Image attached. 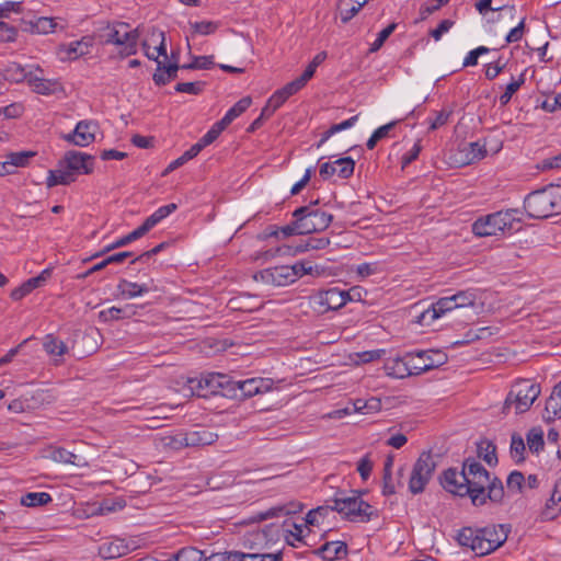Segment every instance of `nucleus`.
I'll return each mask as SVG.
<instances>
[{
    "instance_id": "nucleus-1",
    "label": "nucleus",
    "mask_w": 561,
    "mask_h": 561,
    "mask_svg": "<svg viewBox=\"0 0 561 561\" xmlns=\"http://www.w3.org/2000/svg\"><path fill=\"white\" fill-rule=\"evenodd\" d=\"M442 486L458 496H469L472 505L482 506L490 500L501 504L504 499V485L500 478H491L490 472L474 458H467L461 471L448 468L439 477Z\"/></svg>"
},
{
    "instance_id": "nucleus-2",
    "label": "nucleus",
    "mask_w": 561,
    "mask_h": 561,
    "mask_svg": "<svg viewBox=\"0 0 561 561\" xmlns=\"http://www.w3.org/2000/svg\"><path fill=\"white\" fill-rule=\"evenodd\" d=\"M505 525H489L482 528L463 527L457 534V541L470 548L478 556H485L500 548L506 540Z\"/></svg>"
},
{
    "instance_id": "nucleus-3",
    "label": "nucleus",
    "mask_w": 561,
    "mask_h": 561,
    "mask_svg": "<svg viewBox=\"0 0 561 561\" xmlns=\"http://www.w3.org/2000/svg\"><path fill=\"white\" fill-rule=\"evenodd\" d=\"M93 167V156L77 150H69L58 162V168L48 171L46 185L49 188L56 185H68L75 182L79 174L92 173Z\"/></svg>"
},
{
    "instance_id": "nucleus-4",
    "label": "nucleus",
    "mask_w": 561,
    "mask_h": 561,
    "mask_svg": "<svg viewBox=\"0 0 561 561\" xmlns=\"http://www.w3.org/2000/svg\"><path fill=\"white\" fill-rule=\"evenodd\" d=\"M528 216L545 219L561 213V185H549L528 194L524 201Z\"/></svg>"
},
{
    "instance_id": "nucleus-5",
    "label": "nucleus",
    "mask_w": 561,
    "mask_h": 561,
    "mask_svg": "<svg viewBox=\"0 0 561 561\" xmlns=\"http://www.w3.org/2000/svg\"><path fill=\"white\" fill-rule=\"evenodd\" d=\"M101 37L104 44H111L118 47L123 57H128L137 53L139 28H130L129 24L124 22H106L100 28Z\"/></svg>"
},
{
    "instance_id": "nucleus-6",
    "label": "nucleus",
    "mask_w": 561,
    "mask_h": 561,
    "mask_svg": "<svg viewBox=\"0 0 561 561\" xmlns=\"http://www.w3.org/2000/svg\"><path fill=\"white\" fill-rule=\"evenodd\" d=\"M517 209L496 211L485 217H481L472 225V231L479 237L497 236L500 233L513 232L519 230V218Z\"/></svg>"
},
{
    "instance_id": "nucleus-7",
    "label": "nucleus",
    "mask_w": 561,
    "mask_h": 561,
    "mask_svg": "<svg viewBox=\"0 0 561 561\" xmlns=\"http://www.w3.org/2000/svg\"><path fill=\"white\" fill-rule=\"evenodd\" d=\"M244 546L249 548L248 552L230 551L232 561H279L282 551H271V540L266 539V531L260 530L250 534Z\"/></svg>"
},
{
    "instance_id": "nucleus-8",
    "label": "nucleus",
    "mask_w": 561,
    "mask_h": 561,
    "mask_svg": "<svg viewBox=\"0 0 561 561\" xmlns=\"http://www.w3.org/2000/svg\"><path fill=\"white\" fill-rule=\"evenodd\" d=\"M351 496H335L333 500L334 505L330 506L331 511H336L342 514L346 519L354 522H369L373 517H378L377 511L365 502L360 493L352 491Z\"/></svg>"
},
{
    "instance_id": "nucleus-9",
    "label": "nucleus",
    "mask_w": 561,
    "mask_h": 561,
    "mask_svg": "<svg viewBox=\"0 0 561 561\" xmlns=\"http://www.w3.org/2000/svg\"><path fill=\"white\" fill-rule=\"evenodd\" d=\"M436 466L437 463L431 451H423L420 455L409 479V490L412 494H420L425 490L426 484L435 472Z\"/></svg>"
},
{
    "instance_id": "nucleus-10",
    "label": "nucleus",
    "mask_w": 561,
    "mask_h": 561,
    "mask_svg": "<svg viewBox=\"0 0 561 561\" xmlns=\"http://www.w3.org/2000/svg\"><path fill=\"white\" fill-rule=\"evenodd\" d=\"M293 217L299 219V227L304 234L325 230L332 222L333 216L313 206H302L293 213Z\"/></svg>"
},
{
    "instance_id": "nucleus-11",
    "label": "nucleus",
    "mask_w": 561,
    "mask_h": 561,
    "mask_svg": "<svg viewBox=\"0 0 561 561\" xmlns=\"http://www.w3.org/2000/svg\"><path fill=\"white\" fill-rule=\"evenodd\" d=\"M352 299L353 298L351 296V291L330 288L312 295L310 297V305L314 311L324 313L329 310H336L342 308L348 300Z\"/></svg>"
},
{
    "instance_id": "nucleus-12",
    "label": "nucleus",
    "mask_w": 561,
    "mask_h": 561,
    "mask_svg": "<svg viewBox=\"0 0 561 561\" xmlns=\"http://www.w3.org/2000/svg\"><path fill=\"white\" fill-rule=\"evenodd\" d=\"M447 362V355L440 350H427L409 352L410 368L413 375H420L427 370L444 365Z\"/></svg>"
},
{
    "instance_id": "nucleus-13",
    "label": "nucleus",
    "mask_w": 561,
    "mask_h": 561,
    "mask_svg": "<svg viewBox=\"0 0 561 561\" xmlns=\"http://www.w3.org/2000/svg\"><path fill=\"white\" fill-rule=\"evenodd\" d=\"M257 378L236 380L232 376L222 373L207 371L193 377H187L186 382H197V386H248L256 382Z\"/></svg>"
},
{
    "instance_id": "nucleus-14",
    "label": "nucleus",
    "mask_w": 561,
    "mask_h": 561,
    "mask_svg": "<svg viewBox=\"0 0 561 561\" xmlns=\"http://www.w3.org/2000/svg\"><path fill=\"white\" fill-rule=\"evenodd\" d=\"M539 394L540 388L520 389L517 393L510 391L503 405V412L507 413L514 407L516 414L524 413L530 409Z\"/></svg>"
},
{
    "instance_id": "nucleus-15",
    "label": "nucleus",
    "mask_w": 561,
    "mask_h": 561,
    "mask_svg": "<svg viewBox=\"0 0 561 561\" xmlns=\"http://www.w3.org/2000/svg\"><path fill=\"white\" fill-rule=\"evenodd\" d=\"M486 156L485 145L480 141L463 144L449 160L457 167H463L482 160Z\"/></svg>"
},
{
    "instance_id": "nucleus-16",
    "label": "nucleus",
    "mask_w": 561,
    "mask_h": 561,
    "mask_svg": "<svg viewBox=\"0 0 561 561\" xmlns=\"http://www.w3.org/2000/svg\"><path fill=\"white\" fill-rule=\"evenodd\" d=\"M98 129L95 122L81 121L71 134L64 136V139L75 146L87 147L94 141Z\"/></svg>"
},
{
    "instance_id": "nucleus-17",
    "label": "nucleus",
    "mask_w": 561,
    "mask_h": 561,
    "mask_svg": "<svg viewBox=\"0 0 561 561\" xmlns=\"http://www.w3.org/2000/svg\"><path fill=\"white\" fill-rule=\"evenodd\" d=\"M354 168V160L350 157H345L336 159L333 162L321 163L319 174L324 180H328L333 175H337L341 179H347L353 174Z\"/></svg>"
},
{
    "instance_id": "nucleus-18",
    "label": "nucleus",
    "mask_w": 561,
    "mask_h": 561,
    "mask_svg": "<svg viewBox=\"0 0 561 561\" xmlns=\"http://www.w3.org/2000/svg\"><path fill=\"white\" fill-rule=\"evenodd\" d=\"M93 44L94 38L92 36H83L79 41L60 45L57 54L60 60H76L79 57L88 55Z\"/></svg>"
},
{
    "instance_id": "nucleus-19",
    "label": "nucleus",
    "mask_w": 561,
    "mask_h": 561,
    "mask_svg": "<svg viewBox=\"0 0 561 561\" xmlns=\"http://www.w3.org/2000/svg\"><path fill=\"white\" fill-rule=\"evenodd\" d=\"M261 278L275 286H286L297 279V272L289 265H280L267 268L260 273Z\"/></svg>"
},
{
    "instance_id": "nucleus-20",
    "label": "nucleus",
    "mask_w": 561,
    "mask_h": 561,
    "mask_svg": "<svg viewBox=\"0 0 561 561\" xmlns=\"http://www.w3.org/2000/svg\"><path fill=\"white\" fill-rule=\"evenodd\" d=\"M145 55L154 61H160L159 57L167 58L164 32L153 28L148 39L142 42Z\"/></svg>"
},
{
    "instance_id": "nucleus-21",
    "label": "nucleus",
    "mask_w": 561,
    "mask_h": 561,
    "mask_svg": "<svg viewBox=\"0 0 561 561\" xmlns=\"http://www.w3.org/2000/svg\"><path fill=\"white\" fill-rule=\"evenodd\" d=\"M27 82L31 89L38 94L53 95L64 92V87L57 79H46L30 73Z\"/></svg>"
},
{
    "instance_id": "nucleus-22",
    "label": "nucleus",
    "mask_w": 561,
    "mask_h": 561,
    "mask_svg": "<svg viewBox=\"0 0 561 561\" xmlns=\"http://www.w3.org/2000/svg\"><path fill=\"white\" fill-rule=\"evenodd\" d=\"M456 309L451 297H443L424 310L419 317V321L424 324H431L434 320L440 318L446 312Z\"/></svg>"
},
{
    "instance_id": "nucleus-23",
    "label": "nucleus",
    "mask_w": 561,
    "mask_h": 561,
    "mask_svg": "<svg viewBox=\"0 0 561 561\" xmlns=\"http://www.w3.org/2000/svg\"><path fill=\"white\" fill-rule=\"evenodd\" d=\"M43 347L55 365L62 364L68 354L67 345L54 334H47L43 339Z\"/></svg>"
},
{
    "instance_id": "nucleus-24",
    "label": "nucleus",
    "mask_w": 561,
    "mask_h": 561,
    "mask_svg": "<svg viewBox=\"0 0 561 561\" xmlns=\"http://www.w3.org/2000/svg\"><path fill=\"white\" fill-rule=\"evenodd\" d=\"M218 434L211 432L207 427H198L195 431L188 432L184 435V445L188 447H202L216 443Z\"/></svg>"
},
{
    "instance_id": "nucleus-25",
    "label": "nucleus",
    "mask_w": 561,
    "mask_h": 561,
    "mask_svg": "<svg viewBox=\"0 0 561 561\" xmlns=\"http://www.w3.org/2000/svg\"><path fill=\"white\" fill-rule=\"evenodd\" d=\"M49 277H50V270L46 268L36 277H32V278L27 279L20 287L14 288L11 291V298L13 300H21L26 295L32 293L34 289L43 286Z\"/></svg>"
},
{
    "instance_id": "nucleus-26",
    "label": "nucleus",
    "mask_w": 561,
    "mask_h": 561,
    "mask_svg": "<svg viewBox=\"0 0 561 561\" xmlns=\"http://www.w3.org/2000/svg\"><path fill=\"white\" fill-rule=\"evenodd\" d=\"M348 549L344 541H327L318 550L317 554L327 561L343 559L347 556Z\"/></svg>"
},
{
    "instance_id": "nucleus-27",
    "label": "nucleus",
    "mask_w": 561,
    "mask_h": 561,
    "mask_svg": "<svg viewBox=\"0 0 561 561\" xmlns=\"http://www.w3.org/2000/svg\"><path fill=\"white\" fill-rule=\"evenodd\" d=\"M302 510V505L290 503L289 505H278L266 510L265 512L257 513L250 518L252 523L263 522L270 518L279 517L288 514H295Z\"/></svg>"
},
{
    "instance_id": "nucleus-28",
    "label": "nucleus",
    "mask_w": 561,
    "mask_h": 561,
    "mask_svg": "<svg viewBox=\"0 0 561 561\" xmlns=\"http://www.w3.org/2000/svg\"><path fill=\"white\" fill-rule=\"evenodd\" d=\"M129 547L123 539H114L103 542L99 547V554L103 559H115L127 554Z\"/></svg>"
},
{
    "instance_id": "nucleus-29",
    "label": "nucleus",
    "mask_w": 561,
    "mask_h": 561,
    "mask_svg": "<svg viewBox=\"0 0 561 561\" xmlns=\"http://www.w3.org/2000/svg\"><path fill=\"white\" fill-rule=\"evenodd\" d=\"M409 362V353H407L403 357H398L389 360L385 365V369L389 376L394 378H404L408 376H412V369L410 368Z\"/></svg>"
},
{
    "instance_id": "nucleus-30",
    "label": "nucleus",
    "mask_w": 561,
    "mask_h": 561,
    "mask_svg": "<svg viewBox=\"0 0 561 561\" xmlns=\"http://www.w3.org/2000/svg\"><path fill=\"white\" fill-rule=\"evenodd\" d=\"M136 314V307L134 305H126L123 308L111 307L102 310L99 313L100 320L107 322L113 320L126 319Z\"/></svg>"
},
{
    "instance_id": "nucleus-31",
    "label": "nucleus",
    "mask_w": 561,
    "mask_h": 561,
    "mask_svg": "<svg viewBox=\"0 0 561 561\" xmlns=\"http://www.w3.org/2000/svg\"><path fill=\"white\" fill-rule=\"evenodd\" d=\"M178 208L176 204H168L159 207L152 215H150L139 228L146 234L152 229L158 222L168 217Z\"/></svg>"
},
{
    "instance_id": "nucleus-32",
    "label": "nucleus",
    "mask_w": 561,
    "mask_h": 561,
    "mask_svg": "<svg viewBox=\"0 0 561 561\" xmlns=\"http://www.w3.org/2000/svg\"><path fill=\"white\" fill-rule=\"evenodd\" d=\"M117 289L119 294L127 299L139 297L150 290L146 284H138L127 279L119 280Z\"/></svg>"
},
{
    "instance_id": "nucleus-33",
    "label": "nucleus",
    "mask_w": 561,
    "mask_h": 561,
    "mask_svg": "<svg viewBox=\"0 0 561 561\" xmlns=\"http://www.w3.org/2000/svg\"><path fill=\"white\" fill-rule=\"evenodd\" d=\"M272 389L273 388H254L253 390H249L245 392L244 388H219V396L238 401H243L247 398H251L259 393L267 392Z\"/></svg>"
},
{
    "instance_id": "nucleus-34",
    "label": "nucleus",
    "mask_w": 561,
    "mask_h": 561,
    "mask_svg": "<svg viewBox=\"0 0 561 561\" xmlns=\"http://www.w3.org/2000/svg\"><path fill=\"white\" fill-rule=\"evenodd\" d=\"M478 457L482 458L489 466L497 465L496 446L489 439H482L477 445Z\"/></svg>"
},
{
    "instance_id": "nucleus-35",
    "label": "nucleus",
    "mask_w": 561,
    "mask_h": 561,
    "mask_svg": "<svg viewBox=\"0 0 561 561\" xmlns=\"http://www.w3.org/2000/svg\"><path fill=\"white\" fill-rule=\"evenodd\" d=\"M30 31L36 34H50L54 33L58 26V23L53 18L41 16L34 21L28 22Z\"/></svg>"
},
{
    "instance_id": "nucleus-36",
    "label": "nucleus",
    "mask_w": 561,
    "mask_h": 561,
    "mask_svg": "<svg viewBox=\"0 0 561 561\" xmlns=\"http://www.w3.org/2000/svg\"><path fill=\"white\" fill-rule=\"evenodd\" d=\"M526 446L524 438L518 433H513L511 436V446L510 454L512 459L517 463H523L526 459L525 457Z\"/></svg>"
},
{
    "instance_id": "nucleus-37",
    "label": "nucleus",
    "mask_w": 561,
    "mask_h": 561,
    "mask_svg": "<svg viewBox=\"0 0 561 561\" xmlns=\"http://www.w3.org/2000/svg\"><path fill=\"white\" fill-rule=\"evenodd\" d=\"M526 440L531 453L539 454L542 451L545 447L542 428L539 426L531 427L526 434Z\"/></svg>"
},
{
    "instance_id": "nucleus-38",
    "label": "nucleus",
    "mask_w": 561,
    "mask_h": 561,
    "mask_svg": "<svg viewBox=\"0 0 561 561\" xmlns=\"http://www.w3.org/2000/svg\"><path fill=\"white\" fill-rule=\"evenodd\" d=\"M50 458L60 463H69L73 466H83L85 462H80V457L64 447H56L50 453Z\"/></svg>"
},
{
    "instance_id": "nucleus-39",
    "label": "nucleus",
    "mask_w": 561,
    "mask_h": 561,
    "mask_svg": "<svg viewBox=\"0 0 561 561\" xmlns=\"http://www.w3.org/2000/svg\"><path fill=\"white\" fill-rule=\"evenodd\" d=\"M252 103L250 96H244L239 100L220 119L228 127L238 116L245 112Z\"/></svg>"
},
{
    "instance_id": "nucleus-40",
    "label": "nucleus",
    "mask_w": 561,
    "mask_h": 561,
    "mask_svg": "<svg viewBox=\"0 0 561 561\" xmlns=\"http://www.w3.org/2000/svg\"><path fill=\"white\" fill-rule=\"evenodd\" d=\"M450 297L453 302H455L456 308L472 307L479 299V295L476 289L461 290Z\"/></svg>"
},
{
    "instance_id": "nucleus-41",
    "label": "nucleus",
    "mask_w": 561,
    "mask_h": 561,
    "mask_svg": "<svg viewBox=\"0 0 561 561\" xmlns=\"http://www.w3.org/2000/svg\"><path fill=\"white\" fill-rule=\"evenodd\" d=\"M386 354L385 350H371V351H364V352H357L350 355V359L354 364H367L373 363L376 360H379L383 357Z\"/></svg>"
},
{
    "instance_id": "nucleus-42",
    "label": "nucleus",
    "mask_w": 561,
    "mask_h": 561,
    "mask_svg": "<svg viewBox=\"0 0 561 561\" xmlns=\"http://www.w3.org/2000/svg\"><path fill=\"white\" fill-rule=\"evenodd\" d=\"M366 400L357 399L353 403L348 404L345 408L336 409L328 414H325L323 417L328 419H343L346 415H351L355 412H364L363 403H365Z\"/></svg>"
},
{
    "instance_id": "nucleus-43",
    "label": "nucleus",
    "mask_w": 561,
    "mask_h": 561,
    "mask_svg": "<svg viewBox=\"0 0 561 561\" xmlns=\"http://www.w3.org/2000/svg\"><path fill=\"white\" fill-rule=\"evenodd\" d=\"M49 502H51V496L46 492H31L21 499V504L28 507L46 505Z\"/></svg>"
},
{
    "instance_id": "nucleus-44",
    "label": "nucleus",
    "mask_w": 561,
    "mask_h": 561,
    "mask_svg": "<svg viewBox=\"0 0 561 561\" xmlns=\"http://www.w3.org/2000/svg\"><path fill=\"white\" fill-rule=\"evenodd\" d=\"M309 251V247H307V240L299 242L297 245H283L277 248L274 252L273 251H266L264 255L266 257H273L276 254L279 255H296L298 253L307 252Z\"/></svg>"
},
{
    "instance_id": "nucleus-45",
    "label": "nucleus",
    "mask_w": 561,
    "mask_h": 561,
    "mask_svg": "<svg viewBox=\"0 0 561 561\" xmlns=\"http://www.w3.org/2000/svg\"><path fill=\"white\" fill-rule=\"evenodd\" d=\"M525 83V75L522 73L517 79H512V81L505 87V91L500 95L499 102L501 106H505L510 103L512 96L519 90V88Z\"/></svg>"
},
{
    "instance_id": "nucleus-46",
    "label": "nucleus",
    "mask_w": 561,
    "mask_h": 561,
    "mask_svg": "<svg viewBox=\"0 0 561 561\" xmlns=\"http://www.w3.org/2000/svg\"><path fill=\"white\" fill-rule=\"evenodd\" d=\"M561 412V397L557 394H550L547 399L546 408H545V420L547 422L554 421Z\"/></svg>"
},
{
    "instance_id": "nucleus-47",
    "label": "nucleus",
    "mask_w": 561,
    "mask_h": 561,
    "mask_svg": "<svg viewBox=\"0 0 561 561\" xmlns=\"http://www.w3.org/2000/svg\"><path fill=\"white\" fill-rule=\"evenodd\" d=\"M286 100L287 98L280 92V90L275 91L262 108V116H272L286 102Z\"/></svg>"
},
{
    "instance_id": "nucleus-48",
    "label": "nucleus",
    "mask_w": 561,
    "mask_h": 561,
    "mask_svg": "<svg viewBox=\"0 0 561 561\" xmlns=\"http://www.w3.org/2000/svg\"><path fill=\"white\" fill-rule=\"evenodd\" d=\"M142 236H145V233L141 231V229L138 227L137 229H135L134 231H131L130 233H128L127 236L123 237V238H119L118 240H116L115 242L108 244L104 251V252H110L114 249H117V248H122V247H125L127 245L128 243L141 238ZM102 254V252L100 253H96L93 255V257H98Z\"/></svg>"
},
{
    "instance_id": "nucleus-49",
    "label": "nucleus",
    "mask_w": 561,
    "mask_h": 561,
    "mask_svg": "<svg viewBox=\"0 0 561 561\" xmlns=\"http://www.w3.org/2000/svg\"><path fill=\"white\" fill-rule=\"evenodd\" d=\"M35 156L34 151H20L11 152L7 156V161L10 168L14 171V168H24L28 164L31 158Z\"/></svg>"
},
{
    "instance_id": "nucleus-50",
    "label": "nucleus",
    "mask_w": 561,
    "mask_h": 561,
    "mask_svg": "<svg viewBox=\"0 0 561 561\" xmlns=\"http://www.w3.org/2000/svg\"><path fill=\"white\" fill-rule=\"evenodd\" d=\"M362 7L363 5H357L356 2L340 0L341 20L346 23L362 9Z\"/></svg>"
},
{
    "instance_id": "nucleus-51",
    "label": "nucleus",
    "mask_w": 561,
    "mask_h": 561,
    "mask_svg": "<svg viewBox=\"0 0 561 561\" xmlns=\"http://www.w3.org/2000/svg\"><path fill=\"white\" fill-rule=\"evenodd\" d=\"M227 128L222 121L215 123L211 128L199 139L204 147L213 144L219 135Z\"/></svg>"
},
{
    "instance_id": "nucleus-52",
    "label": "nucleus",
    "mask_w": 561,
    "mask_h": 561,
    "mask_svg": "<svg viewBox=\"0 0 561 561\" xmlns=\"http://www.w3.org/2000/svg\"><path fill=\"white\" fill-rule=\"evenodd\" d=\"M299 227V219L295 218V220L287 226H284L279 229H276L270 233L271 237H278L279 233L283 234V237L287 238L294 234H304L302 230Z\"/></svg>"
},
{
    "instance_id": "nucleus-53",
    "label": "nucleus",
    "mask_w": 561,
    "mask_h": 561,
    "mask_svg": "<svg viewBox=\"0 0 561 561\" xmlns=\"http://www.w3.org/2000/svg\"><path fill=\"white\" fill-rule=\"evenodd\" d=\"M525 483V477L520 471H512L506 480V485L511 491L522 492Z\"/></svg>"
},
{
    "instance_id": "nucleus-54",
    "label": "nucleus",
    "mask_w": 561,
    "mask_h": 561,
    "mask_svg": "<svg viewBox=\"0 0 561 561\" xmlns=\"http://www.w3.org/2000/svg\"><path fill=\"white\" fill-rule=\"evenodd\" d=\"M215 65L213 56L195 57L190 65L182 66L183 69H209Z\"/></svg>"
},
{
    "instance_id": "nucleus-55",
    "label": "nucleus",
    "mask_w": 561,
    "mask_h": 561,
    "mask_svg": "<svg viewBox=\"0 0 561 561\" xmlns=\"http://www.w3.org/2000/svg\"><path fill=\"white\" fill-rule=\"evenodd\" d=\"M373 467H374V463L370 460V454L365 455L357 462V471L364 481H366L370 477Z\"/></svg>"
},
{
    "instance_id": "nucleus-56",
    "label": "nucleus",
    "mask_w": 561,
    "mask_h": 561,
    "mask_svg": "<svg viewBox=\"0 0 561 561\" xmlns=\"http://www.w3.org/2000/svg\"><path fill=\"white\" fill-rule=\"evenodd\" d=\"M394 28H396V24L392 23V24L388 25L387 27H385L383 30H381L378 33V36L375 39V42L371 44L370 51H377L383 45L386 39L392 34Z\"/></svg>"
},
{
    "instance_id": "nucleus-57",
    "label": "nucleus",
    "mask_w": 561,
    "mask_h": 561,
    "mask_svg": "<svg viewBox=\"0 0 561 561\" xmlns=\"http://www.w3.org/2000/svg\"><path fill=\"white\" fill-rule=\"evenodd\" d=\"M204 84L202 82H181L178 83L175 90L181 93L198 94L202 92Z\"/></svg>"
},
{
    "instance_id": "nucleus-58",
    "label": "nucleus",
    "mask_w": 561,
    "mask_h": 561,
    "mask_svg": "<svg viewBox=\"0 0 561 561\" xmlns=\"http://www.w3.org/2000/svg\"><path fill=\"white\" fill-rule=\"evenodd\" d=\"M24 107L20 103H12L4 107H0V115L5 118H18L23 114Z\"/></svg>"
},
{
    "instance_id": "nucleus-59",
    "label": "nucleus",
    "mask_w": 561,
    "mask_h": 561,
    "mask_svg": "<svg viewBox=\"0 0 561 561\" xmlns=\"http://www.w3.org/2000/svg\"><path fill=\"white\" fill-rule=\"evenodd\" d=\"M22 10V2L18 1H5L3 3H0V19L1 18H9V15L14 13H20Z\"/></svg>"
},
{
    "instance_id": "nucleus-60",
    "label": "nucleus",
    "mask_w": 561,
    "mask_h": 561,
    "mask_svg": "<svg viewBox=\"0 0 561 561\" xmlns=\"http://www.w3.org/2000/svg\"><path fill=\"white\" fill-rule=\"evenodd\" d=\"M356 272L362 277H368L370 275L377 274L380 272V265L377 262L374 263H362L357 265Z\"/></svg>"
},
{
    "instance_id": "nucleus-61",
    "label": "nucleus",
    "mask_w": 561,
    "mask_h": 561,
    "mask_svg": "<svg viewBox=\"0 0 561 561\" xmlns=\"http://www.w3.org/2000/svg\"><path fill=\"white\" fill-rule=\"evenodd\" d=\"M422 150L421 140H417L414 142L412 148L402 157L401 163L402 168L404 169L407 165H409L412 161L417 159L420 152Z\"/></svg>"
},
{
    "instance_id": "nucleus-62",
    "label": "nucleus",
    "mask_w": 561,
    "mask_h": 561,
    "mask_svg": "<svg viewBox=\"0 0 561 561\" xmlns=\"http://www.w3.org/2000/svg\"><path fill=\"white\" fill-rule=\"evenodd\" d=\"M18 32L13 26L8 25L4 22H0V41L1 42H14L16 38Z\"/></svg>"
},
{
    "instance_id": "nucleus-63",
    "label": "nucleus",
    "mask_w": 561,
    "mask_h": 561,
    "mask_svg": "<svg viewBox=\"0 0 561 561\" xmlns=\"http://www.w3.org/2000/svg\"><path fill=\"white\" fill-rule=\"evenodd\" d=\"M488 51H489V48L484 47V46H479L478 48L469 51L463 60V66L465 67L476 66L478 64V58L481 55L486 54Z\"/></svg>"
},
{
    "instance_id": "nucleus-64",
    "label": "nucleus",
    "mask_w": 561,
    "mask_h": 561,
    "mask_svg": "<svg viewBox=\"0 0 561 561\" xmlns=\"http://www.w3.org/2000/svg\"><path fill=\"white\" fill-rule=\"evenodd\" d=\"M450 113L451 112L445 111V110L436 113L435 118L430 121V128L428 129L430 130H435V129L444 126L448 122Z\"/></svg>"
}]
</instances>
